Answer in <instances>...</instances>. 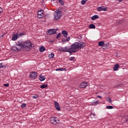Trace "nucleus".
<instances>
[{
	"mask_svg": "<svg viewBox=\"0 0 128 128\" xmlns=\"http://www.w3.org/2000/svg\"><path fill=\"white\" fill-rule=\"evenodd\" d=\"M62 34L64 36V38H66L68 36V32H66V30L62 31Z\"/></svg>",
	"mask_w": 128,
	"mask_h": 128,
	"instance_id": "15",
	"label": "nucleus"
},
{
	"mask_svg": "<svg viewBox=\"0 0 128 128\" xmlns=\"http://www.w3.org/2000/svg\"><path fill=\"white\" fill-rule=\"evenodd\" d=\"M118 68H120V64H116L114 66V72L118 70Z\"/></svg>",
	"mask_w": 128,
	"mask_h": 128,
	"instance_id": "13",
	"label": "nucleus"
},
{
	"mask_svg": "<svg viewBox=\"0 0 128 128\" xmlns=\"http://www.w3.org/2000/svg\"><path fill=\"white\" fill-rule=\"evenodd\" d=\"M70 60H74V57H71L69 58Z\"/></svg>",
	"mask_w": 128,
	"mask_h": 128,
	"instance_id": "33",
	"label": "nucleus"
},
{
	"mask_svg": "<svg viewBox=\"0 0 128 128\" xmlns=\"http://www.w3.org/2000/svg\"><path fill=\"white\" fill-rule=\"evenodd\" d=\"M12 50H14V52H18V50H20V49L18 48L16 46H13L12 48Z\"/></svg>",
	"mask_w": 128,
	"mask_h": 128,
	"instance_id": "18",
	"label": "nucleus"
},
{
	"mask_svg": "<svg viewBox=\"0 0 128 128\" xmlns=\"http://www.w3.org/2000/svg\"><path fill=\"white\" fill-rule=\"evenodd\" d=\"M118 0L120 2H122V0Z\"/></svg>",
	"mask_w": 128,
	"mask_h": 128,
	"instance_id": "39",
	"label": "nucleus"
},
{
	"mask_svg": "<svg viewBox=\"0 0 128 128\" xmlns=\"http://www.w3.org/2000/svg\"><path fill=\"white\" fill-rule=\"evenodd\" d=\"M52 2H54L55 0H51Z\"/></svg>",
	"mask_w": 128,
	"mask_h": 128,
	"instance_id": "44",
	"label": "nucleus"
},
{
	"mask_svg": "<svg viewBox=\"0 0 128 128\" xmlns=\"http://www.w3.org/2000/svg\"><path fill=\"white\" fill-rule=\"evenodd\" d=\"M106 108H108V110H112L114 108V106H106Z\"/></svg>",
	"mask_w": 128,
	"mask_h": 128,
	"instance_id": "25",
	"label": "nucleus"
},
{
	"mask_svg": "<svg viewBox=\"0 0 128 128\" xmlns=\"http://www.w3.org/2000/svg\"><path fill=\"white\" fill-rule=\"evenodd\" d=\"M60 33H59L56 36V38H60Z\"/></svg>",
	"mask_w": 128,
	"mask_h": 128,
	"instance_id": "34",
	"label": "nucleus"
},
{
	"mask_svg": "<svg viewBox=\"0 0 128 128\" xmlns=\"http://www.w3.org/2000/svg\"><path fill=\"white\" fill-rule=\"evenodd\" d=\"M40 52H44L46 50V48L44 46H42L40 48Z\"/></svg>",
	"mask_w": 128,
	"mask_h": 128,
	"instance_id": "19",
	"label": "nucleus"
},
{
	"mask_svg": "<svg viewBox=\"0 0 128 128\" xmlns=\"http://www.w3.org/2000/svg\"><path fill=\"white\" fill-rule=\"evenodd\" d=\"M56 71H58V70L62 71V68H57V69H56Z\"/></svg>",
	"mask_w": 128,
	"mask_h": 128,
	"instance_id": "36",
	"label": "nucleus"
},
{
	"mask_svg": "<svg viewBox=\"0 0 128 128\" xmlns=\"http://www.w3.org/2000/svg\"><path fill=\"white\" fill-rule=\"evenodd\" d=\"M4 68V66H2L0 65V68Z\"/></svg>",
	"mask_w": 128,
	"mask_h": 128,
	"instance_id": "42",
	"label": "nucleus"
},
{
	"mask_svg": "<svg viewBox=\"0 0 128 128\" xmlns=\"http://www.w3.org/2000/svg\"><path fill=\"white\" fill-rule=\"evenodd\" d=\"M38 98V96L37 95L36 96H32V98Z\"/></svg>",
	"mask_w": 128,
	"mask_h": 128,
	"instance_id": "35",
	"label": "nucleus"
},
{
	"mask_svg": "<svg viewBox=\"0 0 128 128\" xmlns=\"http://www.w3.org/2000/svg\"><path fill=\"white\" fill-rule=\"evenodd\" d=\"M23 48L28 52L32 48V44L30 40H28L24 42Z\"/></svg>",
	"mask_w": 128,
	"mask_h": 128,
	"instance_id": "2",
	"label": "nucleus"
},
{
	"mask_svg": "<svg viewBox=\"0 0 128 128\" xmlns=\"http://www.w3.org/2000/svg\"><path fill=\"white\" fill-rule=\"evenodd\" d=\"M59 2V4H61V6H64V0H58Z\"/></svg>",
	"mask_w": 128,
	"mask_h": 128,
	"instance_id": "26",
	"label": "nucleus"
},
{
	"mask_svg": "<svg viewBox=\"0 0 128 128\" xmlns=\"http://www.w3.org/2000/svg\"><path fill=\"white\" fill-rule=\"evenodd\" d=\"M89 28H96V26L94 24H90L89 25Z\"/></svg>",
	"mask_w": 128,
	"mask_h": 128,
	"instance_id": "21",
	"label": "nucleus"
},
{
	"mask_svg": "<svg viewBox=\"0 0 128 128\" xmlns=\"http://www.w3.org/2000/svg\"><path fill=\"white\" fill-rule=\"evenodd\" d=\"M98 18H99L98 15H94L91 18L92 20H98Z\"/></svg>",
	"mask_w": 128,
	"mask_h": 128,
	"instance_id": "14",
	"label": "nucleus"
},
{
	"mask_svg": "<svg viewBox=\"0 0 128 128\" xmlns=\"http://www.w3.org/2000/svg\"><path fill=\"white\" fill-rule=\"evenodd\" d=\"M84 46H86V43L84 42H75L70 46V48L68 47L60 48V52L72 54V52H78V48H80V50Z\"/></svg>",
	"mask_w": 128,
	"mask_h": 128,
	"instance_id": "1",
	"label": "nucleus"
},
{
	"mask_svg": "<svg viewBox=\"0 0 128 128\" xmlns=\"http://www.w3.org/2000/svg\"><path fill=\"white\" fill-rule=\"evenodd\" d=\"M2 12V8H0V14Z\"/></svg>",
	"mask_w": 128,
	"mask_h": 128,
	"instance_id": "37",
	"label": "nucleus"
},
{
	"mask_svg": "<svg viewBox=\"0 0 128 128\" xmlns=\"http://www.w3.org/2000/svg\"><path fill=\"white\" fill-rule=\"evenodd\" d=\"M97 98H102V96H98Z\"/></svg>",
	"mask_w": 128,
	"mask_h": 128,
	"instance_id": "38",
	"label": "nucleus"
},
{
	"mask_svg": "<svg viewBox=\"0 0 128 128\" xmlns=\"http://www.w3.org/2000/svg\"><path fill=\"white\" fill-rule=\"evenodd\" d=\"M54 104L57 110H60V104H58V102L55 101L54 102Z\"/></svg>",
	"mask_w": 128,
	"mask_h": 128,
	"instance_id": "11",
	"label": "nucleus"
},
{
	"mask_svg": "<svg viewBox=\"0 0 128 128\" xmlns=\"http://www.w3.org/2000/svg\"><path fill=\"white\" fill-rule=\"evenodd\" d=\"M4 36V34H2L0 36V38H2V37Z\"/></svg>",
	"mask_w": 128,
	"mask_h": 128,
	"instance_id": "40",
	"label": "nucleus"
},
{
	"mask_svg": "<svg viewBox=\"0 0 128 128\" xmlns=\"http://www.w3.org/2000/svg\"><path fill=\"white\" fill-rule=\"evenodd\" d=\"M98 45L99 46H104V41H100L98 42Z\"/></svg>",
	"mask_w": 128,
	"mask_h": 128,
	"instance_id": "17",
	"label": "nucleus"
},
{
	"mask_svg": "<svg viewBox=\"0 0 128 128\" xmlns=\"http://www.w3.org/2000/svg\"><path fill=\"white\" fill-rule=\"evenodd\" d=\"M106 102H110V103L112 102V99L110 97L106 98Z\"/></svg>",
	"mask_w": 128,
	"mask_h": 128,
	"instance_id": "23",
	"label": "nucleus"
},
{
	"mask_svg": "<svg viewBox=\"0 0 128 128\" xmlns=\"http://www.w3.org/2000/svg\"><path fill=\"white\" fill-rule=\"evenodd\" d=\"M0 66H2V63H1V64H0Z\"/></svg>",
	"mask_w": 128,
	"mask_h": 128,
	"instance_id": "43",
	"label": "nucleus"
},
{
	"mask_svg": "<svg viewBox=\"0 0 128 128\" xmlns=\"http://www.w3.org/2000/svg\"><path fill=\"white\" fill-rule=\"evenodd\" d=\"M40 88H48V84H42L41 86H40Z\"/></svg>",
	"mask_w": 128,
	"mask_h": 128,
	"instance_id": "22",
	"label": "nucleus"
},
{
	"mask_svg": "<svg viewBox=\"0 0 128 128\" xmlns=\"http://www.w3.org/2000/svg\"><path fill=\"white\" fill-rule=\"evenodd\" d=\"M38 76V73L36 72H32L30 76V77L32 78H36Z\"/></svg>",
	"mask_w": 128,
	"mask_h": 128,
	"instance_id": "10",
	"label": "nucleus"
},
{
	"mask_svg": "<svg viewBox=\"0 0 128 128\" xmlns=\"http://www.w3.org/2000/svg\"><path fill=\"white\" fill-rule=\"evenodd\" d=\"M4 86H5L6 88H8L10 86V84L8 83L6 84H4Z\"/></svg>",
	"mask_w": 128,
	"mask_h": 128,
	"instance_id": "29",
	"label": "nucleus"
},
{
	"mask_svg": "<svg viewBox=\"0 0 128 128\" xmlns=\"http://www.w3.org/2000/svg\"><path fill=\"white\" fill-rule=\"evenodd\" d=\"M66 42H70V37L68 36L66 39H65Z\"/></svg>",
	"mask_w": 128,
	"mask_h": 128,
	"instance_id": "30",
	"label": "nucleus"
},
{
	"mask_svg": "<svg viewBox=\"0 0 128 128\" xmlns=\"http://www.w3.org/2000/svg\"><path fill=\"white\" fill-rule=\"evenodd\" d=\"M126 122L128 121V116H127V118H126Z\"/></svg>",
	"mask_w": 128,
	"mask_h": 128,
	"instance_id": "41",
	"label": "nucleus"
},
{
	"mask_svg": "<svg viewBox=\"0 0 128 128\" xmlns=\"http://www.w3.org/2000/svg\"><path fill=\"white\" fill-rule=\"evenodd\" d=\"M48 32L49 34H56V29H50L48 30Z\"/></svg>",
	"mask_w": 128,
	"mask_h": 128,
	"instance_id": "8",
	"label": "nucleus"
},
{
	"mask_svg": "<svg viewBox=\"0 0 128 128\" xmlns=\"http://www.w3.org/2000/svg\"><path fill=\"white\" fill-rule=\"evenodd\" d=\"M86 86H88L87 82H83L80 84V88H86Z\"/></svg>",
	"mask_w": 128,
	"mask_h": 128,
	"instance_id": "9",
	"label": "nucleus"
},
{
	"mask_svg": "<svg viewBox=\"0 0 128 128\" xmlns=\"http://www.w3.org/2000/svg\"><path fill=\"white\" fill-rule=\"evenodd\" d=\"M50 122L52 124L56 125L57 124L59 123L60 120H56V118L51 117Z\"/></svg>",
	"mask_w": 128,
	"mask_h": 128,
	"instance_id": "4",
	"label": "nucleus"
},
{
	"mask_svg": "<svg viewBox=\"0 0 128 128\" xmlns=\"http://www.w3.org/2000/svg\"><path fill=\"white\" fill-rule=\"evenodd\" d=\"M96 10L98 12H100V11H103V12H106L108 10V8L104 6H101L100 7H98L96 8Z\"/></svg>",
	"mask_w": 128,
	"mask_h": 128,
	"instance_id": "5",
	"label": "nucleus"
},
{
	"mask_svg": "<svg viewBox=\"0 0 128 128\" xmlns=\"http://www.w3.org/2000/svg\"><path fill=\"white\" fill-rule=\"evenodd\" d=\"M62 12L56 10L54 12V18L55 20H57L60 18V16H62Z\"/></svg>",
	"mask_w": 128,
	"mask_h": 128,
	"instance_id": "3",
	"label": "nucleus"
},
{
	"mask_svg": "<svg viewBox=\"0 0 128 128\" xmlns=\"http://www.w3.org/2000/svg\"><path fill=\"white\" fill-rule=\"evenodd\" d=\"M18 38H19L18 34H14L12 37V40L16 41L18 40Z\"/></svg>",
	"mask_w": 128,
	"mask_h": 128,
	"instance_id": "12",
	"label": "nucleus"
},
{
	"mask_svg": "<svg viewBox=\"0 0 128 128\" xmlns=\"http://www.w3.org/2000/svg\"><path fill=\"white\" fill-rule=\"evenodd\" d=\"M39 80H40V82H44L46 80V78L42 75H41L39 77Z\"/></svg>",
	"mask_w": 128,
	"mask_h": 128,
	"instance_id": "16",
	"label": "nucleus"
},
{
	"mask_svg": "<svg viewBox=\"0 0 128 128\" xmlns=\"http://www.w3.org/2000/svg\"><path fill=\"white\" fill-rule=\"evenodd\" d=\"M86 2L84 0H82L81 1V4H86Z\"/></svg>",
	"mask_w": 128,
	"mask_h": 128,
	"instance_id": "32",
	"label": "nucleus"
},
{
	"mask_svg": "<svg viewBox=\"0 0 128 128\" xmlns=\"http://www.w3.org/2000/svg\"><path fill=\"white\" fill-rule=\"evenodd\" d=\"M24 36V32H21L19 34H18V36Z\"/></svg>",
	"mask_w": 128,
	"mask_h": 128,
	"instance_id": "28",
	"label": "nucleus"
},
{
	"mask_svg": "<svg viewBox=\"0 0 128 128\" xmlns=\"http://www.w3.org/2000/svg\"><path fill=\"white\" fill-rule=\"evenodd\" d=\"M98 102H100L98 100L96 101L95 102H91V106H96Z\"/></svg>",
	"mask_w": 128,
	"mask_h": 128,
	"instance_id": "20",
	"label": "nucleus"
},
{
	"mask_svg": "<svg viewBox=\"0 0 128 128\" xmlns=\"http://www.w3.org/2000/svg\"><path fill=\"white\" fill-rule=\"evenodd\" d=\"M54 53H51L48 55V58H54Z\"/></svg>",
	"mask_w": 128,
	"mask_h": 128,
	"instance_id": "24",
	"label": "nucleus"
},
{
	"mask_svg": "<svg viewBox=\"0 0 128 128\" xmlns=\"http://www.w3.org/2000/svg\"><path fill=\"white\" fill-rule=\"evenodd\" d=\"M38 18H44V10H40L38 11Z\"/></svg>",
	"mask_w": 128,
	"mask_h": 128,
	"instance_id": "6",
	"label": "nucleus"
},
{
	"mask_svg": "<svg viewBox=\"0 0 128 128\" xmlns=\"http://www.w3.org/2000/svg\"><path fill=\"white\" fill-rule=\"evenodd\" d=\"M62 44H66V39L65 40L63 39L62 40Z\"/></svg>",
	"mask_w": 128,
	"mask_h": 128,
	"instance_id": "31",
	"label": "nucleus"
},
{
	"mask_svg": "<svg viewBox=\"0 0 128 128\" xmlns=\"http://www.w3.org/2000/svg\"><path fill=\"white\" fill-rule=\"evenodd\" d=\"M16 45L20 47V50L24 48V42L20 40L16 42Z\"/></svg>",
	"mask_w": 128,
	"mask_h": 128,
	"instance_id": "7",
	"label": "nucleus"
},
{
	"mask_svg": "<svg viewBox=\"0 0 128 128\" xmlns=\"http://www.w3.org/2000/svg\"><path fill=\"white\" fill-rule=\"evenodd\" d=\"M26 104L25 103H24L22 104L21 106V108H26Z\"/></svg>",
	"mask_w": 128,
	"mask_h": 128,
	"instance_id": "27",
	"label": "nucleus"
}]
</instances>
